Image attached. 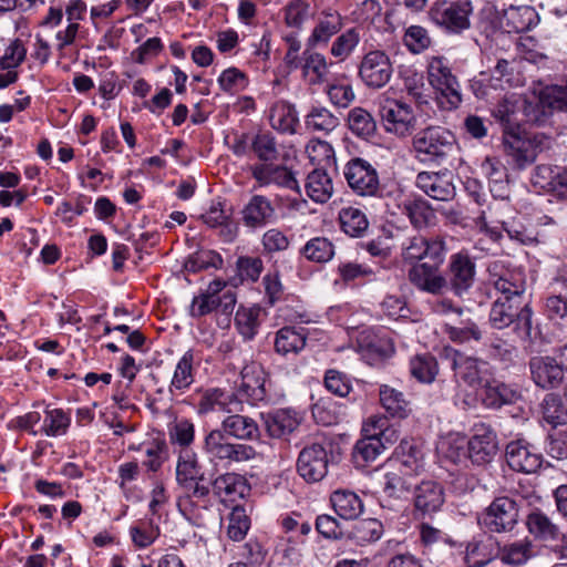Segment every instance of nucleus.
<instances>
[{
	"label": "nucleus",
	"instance_id": "nucleus-1",
	"mask_svg": "<svg viewBox=\"0 0 567 567\" xmlns=\"http://www.w3.org/2000/svg\"><path fill=\"white\" fill-rule=\"evenodd\" d=\"M446 250L444 239L439 236L431 239L421 236L410 238L402 247L403 260L412 264L410 281L423 291L433 295L442 292L445 279L440 274V267Z\"/></svg>",
	"mask_w": 567,
	"mask_h": 567
},
{
	"label": "nucleus",
	"instance_id": "nucleus-2",
	"mask_svg": "<svg viewBox=\"0 0 567 567\" xmlns=\"http://www.w3.org/2000/svg\"><path fill=\"white\" fill-rule=\"evenodd\" d=\"M489 323L497 330L513 326L517 337L523 341L534 342L539 334L538 327L533 326V310L529 303L516 297H497L489 311Z\"/></svg>",
	"mask_w": 567,
	"mask_h": 567
},
{
	"label": "nucleus",
	"instance_id": "nucleus-3",
	"mask_svg": "<svg viewBox=\"0 0 567 567\" xmlns=\"http://www.w3.org/2000/svg\"><path fill=\"white\" fill-rule=\"evenodd\" d=\"M176 483L183 489L184 496L178 499L179 511L186 515L192 513L193 499L206 501L210 494L209 485L205 484V474L197 454L193 450H181L177 456Z\"/></svg>",
	"mask_w": 567,
	"mask_h": 567
},
{
	"label": "nucleus",
	"instance_id": "nucleus-4",
	"mask_svg": "<svg viewBox=\"0 0 567 567\" xmlns=\"http://www.w3.org/2000/svg\"><path fill=\"white\" fill-rule=\"evenodd\" d=\"M203 453L214 466L230 468L256 457V450L248 444L233 443L219 430H209L203 440Z\"/></svg>",
	"mask_w": 567,
	"mask_h": 567
},
{
	"label": "nucleus",
	"instance_id": "nucleus-5",
	"mask_svg": "<svg viewBox=\"0 0 567 567\" xmlns=\"http://www.w3.org/2000/svg\"><path fill=\"white\" fill-rule=\"evenodd\" d=\"M440 358L447 362L453 371V379L458 385L477 389L483 386L491 374L487 361L468 355L451 346L441 349Z\"/></svg>",
	"mask_w": 567,
	"mask_h": 567
},
{
	"label": "nucleus",
	"instance_id": "nucleus-6",
	"mask_svg": "<svg viewBox=\"0 0 567 567\" xmlns=\"http://www.w3.org/2000/svg\"><path fill=\"white\" fill-rule=\"evenodd\" d=\"M427 81L435 91L436 100L443 110H455L462 103L461 85L445 58L429 59Z\"/></svg>",
	"mask_w": 567,
	"mask_h": 567
},
{
	"label": "nucleus",
	"instance_id": "nucleus-7",
	"mask_svg": "<svg viewBox=\"0 0 567 567\" xmlns=\"http://www.w3.org/2000/svg\"><path fill=\"white\" fill-rule=\"evenodd\" d=\"M390 429V419L386 415H373L363 425V437L360 439L352 452L353 462L357 467H364L375 461L386 449L389 437L386 431Z\"/></svg>",
	"mask_w": 567,
	"mask_h": 567
},
{
	"label": "nucleus",
	"instance_id": "nucleus-8",
	"mask_svg": "<svg viewBox=\"0 0 567 567\" xmlns=\"http://www.w3.org/2000/svg\"><path fill=\"white\" fill-rule=\"evenodd\" d=\"M455 137L442 126H430L413 138L416 157L423 163L441 164L454 150Z\"/></svg>",
	"mask_w": 567,
	"mask_h": 567
},
{
	"label": "nucleus",
	"instance_id": "nucleus-9",
	"mask_svg": "<svg viewBox=\"0 0 567 567\" xmlns=\"http://www.w3.org/2000/svg\"><path fill=\"white\" fill-rule=\"evenodd\" d=\"M519 518L516 499L508 496L495 497L477 516V523L488 533H508L514 529Z\"/></svg>",
	"mask_w": 567,
	"mask_h": 567
},
{
	"label": "nucleus",
	"instance_id": "nucleus-10",
	"mask_svg": "<svg viewBox=\"0 0 567 567\" xmlns=\"http://www.w3.org/2000/svg\"><path fill=\"white\" fill-rule=\"evenodd\" d=\"M473 7L470 0H437L429 11L431 20L450 33H462L471 27Z\"/></svg>",
	"mask_w": 567,
	"mask_h": 567
},
{
	"label": "nucleus",
	"instance_id": "nucleus-11",
	"mask_svg": "<svg viewBox=\"0 0 567 567\" xmlns=\"http://www.w3.org/2000/svg\"><path fill=\"white\" fill-rule=\"evenodd\" d=\"M445 287L462 297L473 287L476 278L475 258L466 249L452 254L446 266Z\"/></svg>",
	"mask_w": 567,
	"mask_h": 567
},
{
	"label": "nucleus",
	"instance_id": "nucleus-12",
	"mask_svg": "<svg viewBox=\"0 0 567 567\" xmlns=\"http://www.w3.org/2000/svg\"><path fill=\"white\" fill-rule=\"evenodd\" d=\"M503 145L506 155L512 158L518 169L526 168L537 158L538 144L536 143V136L530 137L522 132L519 126L504 130Z\"/></svg>",
	"mask_w": 567,
	"mask_h": 567
},
{
	"label": "nucleus",
	"instance_id": "nucleus-13",
	"mask_svg": "<svg viewBox=\"0 0 567 567\" xmlns=\"http://www.w3.org/2000/svg\"><path fill=\"white\" fill-rule=\"evenodd\" d=\"M498 453L495 431L484 423L475 424L467 441L466 456L475 466H486Z\"/></svg>",
	"mask_w": 567,
	"mask_h": 567
},
{
	"label": "nucleus",
	"instance_id": "nucleus-14",
	"mask_svg": "<svg viewBox=\"0 0 567 567\" xmlns=\"http://www.w3.org/2000/svg\"><path fill=\"white\" fill-rule=\"evenodd\" d=\"M398 485L408 493L415 487L414 505L416 511L422 514L434 513L444 503L443 488L435 482H422L420 485H416V483L403 480L402 477L392 478V492L398 489Z\"/></svg>",
	"mask_w": 567,
	"mask_h": 567
},
{
	"label": "nucleus",
	"instance_id": "nucleus-15",
	"mask_svg": "<svg viewBox=\"0 0 567 567\" xmlns=\"http://www.w3.org/2000/svg\"><path fill=\"white\" fill-rule=\"evenodd\" d=\"M328 452L320 443L306 445L297 460L298 474L309 483L320 482L328 473Z\"/></svg>",
	"mask_w": 567,
	"mask_h": 567
},
{
	"label": "nucleus",
	"instance_id": "nucleus-16",
	"mask_svg": "<svg viewBox=\"0 0 567 567\" xmlns=\"http://www.w3.org/2000/svg\"><path fill=\"white\" fill-rule=\"evenodd\" d=\"M507 465L515 472L525 474L536 473L543 464V454L526 440L518 439L506 445Z\"/></svg>",
	"mask_w": 567,
	"mask_h": 567
},
{
	"label": "nucleus",
	"instance_id": "nucleus-17",
	"mask_svg": "<svg viewBox=\"0 0 567 567\" xmlns=\"http://www.w3.org/2000/svg\"><path fill=\"white\" fill-rule=\"evenodd\" d=\"M250 173L258 187L275 185L300 193L298 181L285 165L275 164V162L256 163L250 166Z\"/></svg>",
	"mask_w": 567,
	"mask_h": 567
},
{
	"label": "nucleus",
	"instance_id": "nucleus-18",
	"mask_svg": "<svg viewBox=\"0 0 567 567\" xmlns=\"http://www.w3.org/2000/svg\"><path fill=\"white\" fill-rule=\"evenodd\" d=\"M343 175L350 188L358 195H374L379 188L377 171L362 158L348 162Z\"/></svg>",
	"mask_w": 567,
	"mask_h": 567
},
{
	"label": "nucleus",
	"instance_id": "nucleus-19",
	"mask_svg": "<svg viewBox=\"0 0 567 567\" xmlns=\"http://www.w3.org/2000/svg\"><path fill=\"white\" fill-rule=\"evenodd\" d=\"M240 377L241 383L235 394H238L241 401L246 400L249 404L256 405L266 399V372L261 364L254 361L245 364Z\"/></svg>",
	"mask_w": 567,
	"mask_h": 567
},
{
	"label": "nucleus",
	"instance_id": "nucleus-20",
	"mask_svg": "<svg viewBox=\"0 0 567 567\" xmlns=\"http://www.w3.org/2000/svg\"><path fill=\"white\" fill-rule=\"evenodd\" d=\"M360 78L370 87L380 89L390 81V58L384 51H371L362 60Z\"/></svg>",
	"mask_w": 567,
	"mask_h": 567
},
{
	"label": "nucleus",
	"instance_id": "nucleus-21",
	"mask_svg": "<svg viewBox=\"0 0 567 567\" xmlns=\"http://www.w3.org/2000/svg\"><path fill=\"white\" fill-rule=\"evenodd\" d=\"M243 411V402L235 392H227L221 389L206 390L197 404V412L206 415L212 412L235 413Z\"/></svg>",
	"mask_w": 567,
	"mask_h": 567
},
{
	"label": "nucleus",
	"instance_id": "nucleus-22",
	"mask_svg": "<svg viewBox=\"0 0 567 567\" xmlns=\"http://www.w3.org/2000/svg\"><path fill=\"white\" fill-rule=\"evenodd\" d=\"M534 383L542 389L558 388L564 381V370L554 357H534L529 360Z\"/></svg>",
	"mask_w": 567,
	"mask_h": 567
},
{
	"label": "nucleus",
	"instance_id": "nucleus-23",
	"mask_svg": "<svg viewBox=\"0 0 567 567\" xmlns=\"http://www.w3.org/2000/svg\"><path fill=\"white\" fill-rule=\"evenodd\" d=\"M422 457L420 443L414 439H404L392 454V466L411 478L422 467Z\"/></svg>",
	"mask_w": 567,
	"mask_h": 567
},
{
	"label": "nucleus",
	"instance_id": "nucleus-24",
	"mask_svg": "<svg viewBox=\"0 0 567 567\" xmlns=\"http://www.w3.org/2000/svg\"><path fill=\"white\" fill-rule=\"evenodd\" d=\"M416 186L435 200L447 202L455 196V187L450 173L421 172L416 176Z\"/></svg>",
	"mask_w": 567,
	"mask_h": 567
},
{
	"label": "nucleus",
	"instance_id": "nucleus-25",
	"mask_svg": "<svg viewBox=\"0 0 567 567\" xmlns=\"http://www.w3.org/2000/svg\"><path fill=\"white\" fill-rule=\"evenodd\" d=\"M307 47L300 58V69L303 80L309 85H320L329 81L330 66L326 56Z\"/></svg>",
	"mask_w": 567,
	"mask_h": 567
},
{
	"label": "nucleus",
	"instance_id": "nucleus-26",
	"mask_svg": "<svg viewBox=\"0 0 567 567\" xmlns=\"http://www.w3.org/2000/svg\"><path fill=\"white\" fill-rule=\"evenodd\" d=\"M245 226L256 229L266 226L275 219L276 209L264 195H252L241 210Z\"/></svg>",
	"mask_w": 567,
	"mask_h": 567
},
{
	"label": "nucleus",
	"instance_id": "nucleus-27",
	"mask_svg": "<svg viewBox=\"0 0 567 567\" xmlns=\"http://www.w3.org/2000/svg\"><path fill=\"white\" fill-rule=\"evenodd\" d=\"M228 414L217 429L223 434L239 441H254L259 437V426L252 417L243 415L240 412Z\"/></svg>",
	"mask_w": 567,
	"mask_h": 567
},
{
	"label": "nucleus",
	"instance_id": "nucleus-28",
	"mask_svg": "<svg viewBox=\"0 0 567 567\" xmlns=\"http://www.w3.org/2000/svg\"><path fill=\"white\" fill-rule=\"evenodd\" d=\"M539 22V16L530 6H511L504 11L501 19L502 27L506 32L522 33L529 31Z\"/></svg>",
	"mask_w": 567,
	"mask_h": 567
},
{
	"label": "nucleus",
	"instance_id": "nucleus-29",
	"mask_svg": "<svg viewBox=\"0 0 567 567\" xmlns=\"http://www.w3.org/2000/svg\"><path fill=\"white\" fill-rule=\"evenodd\" d=\"M497 558V542L493 537L473 538L464 550V564L467 567H485Z\"/></svg>",
	"mask_w": 567,
	"mask_h": 567
},
{
	"label": "nucleus",
	"instance_id": "nucleus-30",
	"mask_svg": "<svg viewBox=\"0 0 567 567\" xmlns=\"http://www.w3.org/2000/svg\"><path fill=\"white\" fill-rule=\"evenodd\" d=\"M262 419L268 434L276 439L291 434L300 424L298 414L290 409L262 414Z\"/></svg>",
	"mask_w": 567,
	"mask_h": 567
},
{
	"label": "nucleus",
	"instance_id": "nucleus-31",
	"mask_svg": "<svg viewBox=\"0 0 567 567\" xmlns=\"http://www.w3.org/2000/svg\"><path fill=\"white\" fill-rule=\"evenodd\" d=\"M336 514L346 520L357 519L364 509L360 496L349 489H337L330 496Z\"/></svg>",
	"mask_w": 567,
	"mask_h": 567
},
{
	"label": "nucleus",
	"instance_id": "nucleus-32",
	"mask_svg": "<svg viewBox=\"0 0 567 567\" xmlns=\"http://www.w3.org/2000/svg\"><path fill=\"white\" fill-rule=\"evenodd\" d=\"M483 386V404L489 409H499L503 405L513 404L520 398L517 389L503 382H488L486 380Z\"/></svg>",
	"mask_w": 567,
	"mask_h": 567
},
{
	"label": "nucleus",
	"instance_id": "nucleus-33",
	"mask_svg": "<svg viewBox=\"0 0 567 567\" xmlns=\"http://www.w3.org/2000/svg\"><path fill=\"white\" fill-rule=\"evenodd\" d=\"M269 122L276 131L295 134L299 124L296 106L287 101L276 102L269 111Z\"/></svg>",
	"mask_w": 567,
	"mask_h": 567
},
{
	"label": "nucleus",
	"instance_id": "nucleus-34",
	"mask_svg": "<svg viewBox=\"0 0 567 567\" xmlns=\"http://www.w3.org/2000/svg\"><path fill=\"white\" fill-rule=\"evenodd\" d=\"M207 485H209L213 493L223 501H234L236 497L243 496L246 489L245 478L233 472L216 476Z\"/></svg>",
	"mask_w": 567,
	"mask_h": 567
},
{
	"label": "nucleus",
	"instance_id": "nucleus-35",
	"mask_svg": "<svg viewBox=\"0 0 567 567\" xmlns=\"http://www.w3.org/2000/svg\"><path fill=\"white\" fill-rule=\"evenodd\" d=\"M534 545L528 538L505 543L502 546L497 543V558L506 565H524L534 557Z\"/></svg>",
	"mask_w": 567,
	"mask_h": 567
},
{
	"label": "nucleus",
	"instance_id": "nucleus-36",
	"mask_svg": "<svg viewBox=\"0 0 567 567\" xmlns=\"http://www.w3.org/2000/svg\"><path fill=\"white\" fill-rule=\"evenodd\" d=\"M339 124V117L321 105L311 106L308 114L305 116V126L312 133L327 135L337 128Z\"/></svg>",
	"mask_w": 567,
	"mask_h": 567
},
{
	"label": "nucleus",
	"instance_id": "nucleus-37",
	"mask_svg": "<svg viewBox=\"0 0 567 567\" xmlns=\"http://www.w3.org/2000/svg\"><path fill=\"white\" fill-rule=\"evenodd\" d=\"M342 28V18L338 12H324L323 19H320L313 28L307 40V47L316 48L319 44H327L332 35L337 34Z\"/></svg>",
	"mask_w": 567,
	"mask_h": 567
},
{
	"label": "nucleus",
	"instance_id": "nucleus-38",
	"mask_svg": "<svg viewBox=\"0 0 567 567\" xmlns=\"http://www.w3.org/2000/svg\"><path fill=\"white\" fill-rule=\"evenodd\" d=\"M193 362L194 352L192 350L186 351L178 360L168 388L171 394H175V392L184 393L194 383Z\"/></svg>",
	"mask_w": 567,
	"mask_h": 567
},
{
	"label": "nucleus",
	"instance_id": "nucleus-39",
	"mask_svg": "<svg viewBox=\"0 0 567 567\" xmlns=\"http://www.w3.org/2000/svg\"><path fill=\"white\" fill-rule=\"evenodd\" d=\"M306 192L313 202L326 203L332 196V179L326 171L316 168L307 176Z\"/></svg>",
	"mask_w": 567,
	"mask_h": 567
},
{
	"label": "nucleus",
	"instance_id": "nucleus-40",
	"mask_svg": "<svg viewBox=\"0 0 567 567\" xmlns=\"http://www.w3.org/2000/svg\"><path fill=\"white\" fill-rule=\"evenodd\" d=\"M306 340L302 328L284 327L276 334L275 348L282 355L297 354L305 348Z\"/></svg>",
	"mask_w": 567,
	"mask_h": 567
},
{
	"label": "nucleus",
	"instance_id": "nucleus-41",
	"mask_svg": "<svg viewBox=\"0 0 567 567\" xmlns=\"http://www.w3.org/2000/svg\"><path fill=\"white\" fill-rule=\"evenodd\" d=\"M482 171L487 176L489 190L494 197H504L507 189V173L504 164L495 157H486Z\"/></svg>",
	"mask_w": 567,
	"mask_h": 567
},
{
	"label": "nucleus",
	"instance_id": "nucleus-42",
	"mask_svg": "<svg viewBox=\"0 0 567 567\" xmlns=\"http://www.w3.org/2000/svg\"><path fill=\"white\" fill-rule=\"evenodd\" d=\"M396 206L401 214L409 217L411 224L415 228L427 226L430 219L434 217L433 212L429 207L427 203L421 198L409 197L402 202H399Z\"/></svg>",
	"mask_w": 567,
	"mask_h": 567
},
{
	"label": "nucleus",
	"instance_id": "nucleus-43",
	"mask_svg": "<svg viewBox=\"0 0 567 567\" xmlns=\"http://www.w3.org/2000/svg\"><path fill=\"white\" fill-rule=\"evenodd\" d=\"M261 308L252 306L249 308L240 306L235 316V326L238 332L246 340H251L258 332L260 326Z\"/></svg>",
	"mask_w": 567,
	"mask_h": 567
},
{
	"label": "nucleus",
	"instance_id": "nucleus-44",
	"mask_svg": "<svg viewBox=\"0 0 567 567\" xmlns=\"http://www.w3.org/2000/svg\"><path fill=\"white\" fill-rule=\"evenodd\" d=\"M300 254L312 262H328L334 256V245L326 237H315L305 244Z\"/></svg>",
	"mask_w": 567,
	"mask_h": 567
},
{
	"label": "nucleus",
	"instance_id": "nucleus-45",
	"mask_svg": "<svg viewBox=\"0 0 567 567\" xmlns=\"http://www.w3.org/2000/svg\"><path fill=\"white\" fill-rule=\"evenodd\" d=\"M537 106L543 109V115L545 114V109L567 112V82L565 84H553L544 87L540 92Z\"/></svg>",
	"mask_w": 567,
	"mask_h": 567
},
{
	"label": "nucleus",
	"instance_id": "nucleus-46",
	"mask_svg": "<svg viewBox=\"0 0 567 567\" xmlns=\"http://www.w3.org/2000/svg\"><path fill=\"white\" fill-rule=\"evenodd\" d=\"M423 74L417 72L414 64H399L398 65V87L406 91L409 96L417 100L421 96V89L423 86Z\"/></svg>",
	"mask_w": 567,
	"mask_h": 567
},
{
	"label": "nucleus",
	"instance_id": "nucleus-47",
	"mask_svg": "<svg viewBox=\"0 0 567 567\" xmlns=\"http://www.w3.org/2000/svg\"><path fill=\"white\" fill-rule=\"evenodd\" d=\"M411 374L422 383H432L439 373V363L430 353L415 355L410 362Z\"/></svg>",
	"mask_w": 567,
	"mask_h": 567
},
{
	"label": "nucleus",
	"instance_id": "nucleus-48",
	"mask_svg": "<svg viewBox=\"0 0 567 567\" xmlns=\"http://www.w3.org/2000/svg\"><path fill=\"white\" fill-rule=\"evenodd\" d=\"M339 220L342 230L351 237L362 236L369 226L365 215L354 207L342 208Z\"/></svg>",
	"mask_w": 567,
	"mask_h": 567
},
{
	"label": "nucleus",
	"instance_id": "nucleus-49",
	"mask_svg": "<svg viewBox=\"0 0 567 567\" xmlns=\"http://www.w3.org/2000/svg\"><path fill=\"white\" fill-rule=\"evenodd\" d=\"M348 126L353 134L361 138H369L377 130L374 118L362 107H354L349 112Z\"/></svg>",
	"mask_w": 567,
	"mask_h": 567
},
{
	"label": "nucleus",
	"instance_id": "nucleus-50",
	"mask_svg": "<svg viewBox=\"0 0 567 567\" xmlns=\"http://www.w3.org/2000/svg\"><path fill=\"white\" fill-rule=\"evenodd\" d=\"M542 410L543 416L548 423L553 425L567 423V406L560 395L556 393L546 394Z\"/></svg>",
	"mask_w": 567,
	"mask_h": 567
},
{
	"label": "nucleus",
	"instance_id": "nucleus-51",
	"mask_svg": "<svg viewBox=\"0 0 567 567\" xmlns=\"http://www.w3.org/2000/svg\"><path fill=\"white\" fill-rule=\"evenodd\" d=\"M168 436L172 444H176L181 450H190L189 446L195 440V425L188 419H181L168 427Z\"/></svg>",
	"mask_w": 567,
	"mask_h": 567
},
{
	"label": "nucleus",
	"instance_id": "nucleus-52",
	"mask_svg": "<svg viewBox=\"0 0 567 567\" xmlns=\"http://www.w3.org/2000/svg\"><path fill=\"white\" fill-rule=\"evenodd\" d=\"M494 288L499 292L498 297H508V299L516 297L525 300V281L520 275L511 272L503 275L494 281Z\"/></svg>",
	"mask_w": 567,
	"mask_h": 567
},
{
	"label": "nucleus",
	"instance_id": "nucleus-53",
	"mask_svg": "<svg viewBox=\"0 0 567 567\" xmlns=\"http://www.w3.org/2000/svg\"><path fill=\"white\" fill-rule=\"evenodd\" d=\"M251 150L259 163L276 162L279 158L276 140L269 133L257 134L251 141Z\"/></svg>",
	"mask_w": 567,
	"mask_h": 567
},
{
	"label": "nucleus",
	"instance_id": "nucleus-54",
	"mask_svg": "<svg viewBox=\"0 0 567 567\" xmlns=\"http://www.w3.org/2000/svg\"><path fill=\"white\" fill-rule=\"evenodd\" d=\"M444 333L449 339L455 343H465L471 340L480 341L482 339V331L478 326L472 321H461V326H444Z\"/></svg>",
	"mask_w": 567,
	"mask_h": 567
},
{
	"label": "nucleus",
	"instance_id": "nucleus-55",
	"mask_svg": "<svg viewBox=\"0 0 567 567\" xmlns=\"http://www.w3.org/2000/svg\"><path fill=\"white\" fill-rule=\"evenodd\" d=\"M70 424L71 419L62 409L45 410L42 430L47 436L65 434Z\"/></svg>",
	"mask_w": 567,
	"mask_h": 567
},
{
	"label": "nucleus",
	"instance_id": "nucleus-56",
	"mask_svg": "<svg viewBox=\"0 0 567 567\" xmlns=\"http://www.w3.org/2000/svg\"><path fill=\"white\" fill-rule=\"evenodd\" d=\"M250 528V519L241 506H235L228 516L227 535L234 542L245 538Z\"/></svg>",
	"mask_w": 567,
	"mask_h": 567
},
{
	"label": "nucleus",
	"instance_id": "nucleus-57",
	"mask_svg": "<svg viewBox=\"0 0 567 567\" xmlns=\"http://www.w3.org/2000/svg\"><path fill=\"white\" fill-rule=\"evenodd\" d=\"M223 266L221 256L214 250H199L185 262V268L188 271L197 272L208 268L218 269Z\"/></svg>",
	"mask_w": 567,
	"mask_h": 567
},
{
	"label": "nucleus",
	"instance_id": "nucleus-58",
	"mask_svg": "<svg viewBox=\"0 0 567 567\" xmlns=\"http://www.w3.org/2000/svg\"><path fill=\"white\" fill-rule=\"evenodd\" d=\"M403 43L413 54L424 52L431 45V38L425 28L421 25H410L403 35Z\"/></svg>",
	"mask_w": 567,
	"mask_h": 567
},
{
	"label": "nucleus",
	"instance_id": "nucleus-59",
	"mask_svg": "<svg viewBox=\"0 0 567 567\" xmlns=\"http://www.w3.org/2000/svg\"><path fill=\"white\" fill-rule=\"evenodd\" d=\"M527 527L532 534L544 539L555 538L558 534L557 527L539 511L528 515Z\"/></svg>",
	"mask_w": 567,
	"mask_h": 567
},
{
	"label": "nucleus",
	"instance_id": "nucleus-60",
	"mask_svg": "<svg viewBox=\"0 0 567 567\" xmlns=\"http://www.w3.org/2000/svg\"><path fill=\"white\" fill-rule=\"evenodd\" d=\"M220 89L228 93H239L248 86V78L237 68H229L218 78Z\"/></svg>",
	"mask_w": 567,
	"mask_h": 567
},
{
	"label": "nucleus",
	"instance_id": "nucleus-61",
	"mask_svg": "<svg viewBox=\"0 0 567 567\" xmlns=\"http://www.w3.org/2000/svg\"><path fill=\"white\" fill-rule=\"evenodd\" d=\"M360 41L357 29L351 28L340 34L331 45L330 53L340 60L348 58Z\"/></svg>",
	"mask_w": 567,
	"mask_h": 567
},
{
	"label": "nucleus",
	"instance_id": "nucleus-62",
	"mask_svg": "<svg viewBox=\"0 0 567 567\" xmlns=\"http://www.w3.org/2000/svg\"><path fill=\"white\" fill-rule=\"evenodd\" d=\"M383 533V525L375 518H367L355 524L353 535L358 542L370 543L378 540Z\"/></svg>",
	"mask_w": 567,
	"mask_h": 567
},
{
	"label": "nucleus",
	"instance_id": "nucleus-63",
	"mask_svg": "<svg viewBox=\"0 0 567 567\" xmlns=\"http://www.w3.org/2000/svg\"><path fill=\"white\" fill-rule=\"evenodd\" d=\"M324 385L328 391L341 398L348 395L352 389L350 379L338 370H328L326 372Z\"/></svg>",
	"mask_w": 567,
	"mask_h": 567
},
{
	"label": "nucleus",
	"instance_id": "nucleus-64",
	"mask_svg": "<svg viewBox=\"0 0 567 567\" xmlns=\"http://www.w3.org/2000/svg\"><path fill=\"white\" fill-rule=\"evenodd\" d=\"M487 352L491 359L497 360L505 365L513 363L517 357L516 347L502 339L491 342Z\"/></svg>",
	"mask_w": 567,
	"mask_h": 567
}]
</instances>
